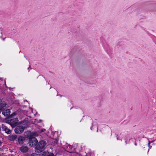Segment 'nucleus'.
Instances as JSON below:
<instances>
[{
  "label": "nucleus",
  "mask_w": 156,
  "mask_h": 156,
  "mask_svg": "<svg viewBox=\"0 0 156 156\" xmlns=\"http://www.w3.org/2000/svg\"><path fill=\"white\" fill-rule=\"evenodd\" d=\"M46 145L45 141L44 140L40 141L38 145L35 147L36 152L40 153L43 151L44 149V147Z\"/></svg>",
  "instance_id": "obj_1"
},
{
  "label": "nucleus",
  "mask_w": 156,
  "mask_h": 156,
  "mask_svg": "<svg viewBox=\"0 0 156 156\" xmlns=\"http://www.w3.org/2000/svg\"><path fill=\"white\" fill-rule=\"evenodd\" d=\"M38 142V141L36 138L34 137L30 138L29 140V144L30 146H33L36 144Z\"/></svg>",
  "instance_id": "obj_2"
},
{
  "label": "nucleus",
  "mask_w": 156,
  "mask_h": 156,
  "mask_svg": "<svg viewBox=\"0 0 156 156\" xmlns=\"http://www.w3.org/2000/svg\"><path fill=\"white\" fill-rule=\"evenodd\" d=\"M18 120L17 118H14L10 120L9 121V124L12 127H14L18 125Z\"/></svg>",
  "instance_id": "obj_3"
},
{
  "label": "nucleus",
  "mask_w": 156,
  "mask_h": 156,
  "mask_svg": "<svg viewBox=\"0 0 156 156\" xmlns=\"http://www.w3.org/2000/svg\"><path fill=\"white\" fill-rule=\"evenodd\" d=\"M24 130V128L21 126L17 127L15 129V133L16 134H20L22 133Z\"/></svg>",
  "instance_id": "obj_4"
},
{
  "label": "nucleus",
  "mask_w": 156,
  "mask_h": 156,
  "mask_svg": "<svg viewBox=\"0 0 156 156\" xmlns=\"http://www.w3.org/2000/svg\"><path fill=\"white\" fill-rule=\"evenodd\" d=\"M10 111L9 109L7 108L3 110L2 114L5 116H9L10 114Z\"/></svg>",
  "instance_id": "obj_5"
},
{
  "label": "nucleus",
  "mask_w": 156,
  "mask_h": 156,
  "mask_svg": "<svg viewBox=\"0 0 156 156\" xmlns=\"http://www.w3.org/2000/svg\"><path fill=\"white\" fill-rule=\"evenodd\" d=\"M20 150L23 153L27 152L28 150V148L27 146H23L20 147Z\"/></svg>",
  "instance_id": "obj_6"
},
{
  "label": "nucleus",
  "mask_w": 156,
  "mask_h": 156,
  "mask_svg": "<svg viewBox=\"0 0 156 156\" xmlns=\"http://www.w3.org/2000/svg\"><path fill=\"white\" fill-rule=\"evenodd\" d=\"M17 136L16 135H9L8 138V139L10 141H14L17 138Z\"/></svg>",
  "instance_id": "obj_7"
},
{
  "label": "nucleus",
  "mask_w": 156,
  "mask_h": 156,
  "mask_svg": "<svg viewBox=\"0 0 156 156\" xmlns=\"http://www.w3.org/2000/svg\"><path fill=\"white\" fill-rule=\"evenodd\" d=\"M25 140L24 138L20 136L18 139V141L20 144H22L23 143V141Z\"/></svg>",
  "instance_id": "obj_8"
},
{
  "label": "nucleus",
  "mask_w": 156,
  "mask_h": 156,
  "mask_svg": "<svg viewBox=\"0 0 156 156\" xmlns=\"http://www.w3.org/2000/svg\"><path fill=\"white\" fill-rule=\"evenodd\" d=\"M6 105V104L4 102L0 103V113L2 112L3 108Z\"/></svg>",
  "instance_id": "obj_9"
},
{
  "label": "nucleus",
  "mask_w": 156,
  "mask_h": 156,
  "mask_svg": "<svg viewBox=\"0 0 156 156\" xmlns=\"http://www.w3.org/2000/svg\"><path fill=\"white\" fill-rule=\"evenodd\" d=\"M6 133L10 134L11 133V131L7 127H5L4 129Z\"/></svg>",
  "instance_id": "obj_10"
},
{
  "label": "nucleus",
  "mask_w": 156,
  "mask_h": 156,
  "mask_svg": "<svg viewBox=\"0 0 156 156\" xmlns=\"http://www.w3.org/2000/svg\"><path fill=\"white\" fill-rule=\"evenodd\" d=\"M48 152L46 151H45L43 152L42 154V156H47L48 154Z\"/></svg>",
  "instance_id": "obj_11"
},
{
  "label": "nucleus",
  "mask_w": 156,
  "mask_h": 156,
  "mask_svg": "<svg viewBox=\"0 0 156 156\" xmlns=\"http://www.w3.org/2000/svg\"><path fill=\"white\" fill-rule=\"evenodd\" d=\"M46 156H55L54 154L52 153H48Z\"/></svg>",
  "instance_id": "obj_12"
},
{
  "label": "nucleus",
  "mask_w": 156,
  "mask_h": 156,
  "mask_svg": "<svg viewBox=\"0 0 156 156\" xmlns=\"http://www.w3.org/2000/svg\"><path fill=\"white\" fill-rule=\"evenodd\" d=\"M31 156H36V154H31Z\"/></svg>",
  "instance_id": "obj_13"
},
{
  "label": "nucleus",
  "mask_w": 156,
  "mask_h": 156,
  "mask_svg": "<svg viewBox=\"0 0 156 156\" xmlns=\"http://www.w3.org/2000/svg\"><path fill=\"white\" fill-rule=\"evenodd\" d=\"M2 142L0 141V146L2 145Z\"/></svg>",
  "instance_id": "obj_14"
}]
</instances>
